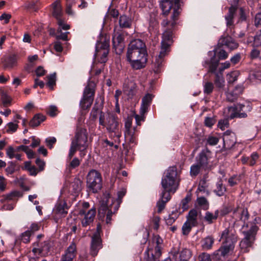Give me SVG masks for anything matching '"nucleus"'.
<instances>
[{"instance_id": "f257e3e1", "label": "nucleus", "mask_w": 261, "mask_h": 261, "mask_svg": "<svg viewBox=\"0 0 261 261\" xmlns=\"http://www.w3.org/2000/svg\"><path fill=\"white\" fill-rule=\"evenodd\" d=\"M179 1L175 0V1L174 12L171 15V20L165 19L161 22V25L164 28V31L162 34L161 51L155 63L158 68L161 66L163 59L169 51L170 46L173 43V30L176 24V21L180 13L179 11Z\"/></svg>"}, {"instance_id": "f03ea898", "label": "nucleus", "mask_w": 261, "mask_h": 261, "mask_svg": "<svg viewBox=\"0 0 261 261\" xmlns=\"http://www.w3.org/2000/svg\"><path fill=\"white\" fill-rule=\"evenodd\" d=\"M147 51L145 43L141 39H135L128 44L126 54L127 60L135 70L145 67L147 62Z\"/></svg>"}, {"instance_id": "7ed1b4c3", "label": "nucleus", "mask_w": 261, "mask_h": 261, "mask_svg": "<svg viewBox=\"0 0 261 261\" xmlns=\"http://www.w3.org/2000/svg\"><path fill=\"white\" fill-rule=\"evenodd\" d=\"M221 240L222 241L223 246L218 251L221 256H224L234 249V245L238 240V236L234 227L231 226L226 228L221 233Z\"/></svg>"}, {"instance_id": "20e7f679", "label": "nucleus", "mask_w": 261, "mask_h": 261, "mask_svg": "<svg viewBox=\"0 0 261 261\" xmlns=\"http://www.w3.org/2000/svg\"><path fill=\"white\" fill-rule=\"evenodd\" d=\"M108 199L106 196L99 202V207L98 211L99 219L104 221L105 217L106 222L107 224L111 223V217L118 209V204H115L112 202L110 205H108Z\"/></svg>"}, {"instance_id": "39448f33", "label": "nucleus", "mask_w": 261, "mask_h": 261, "mask_svg": "<svg viewBox=\"0 0 261 261\" xmlns=\"http://www.w3.org/2000/svg\"><path fill=\"white\" fill-rule=\"evenodd\" d=\"M177 172L175 167H169L165 172L161 184L165 190L173 191L174 193L178 187L177 181Z\"/></svg>"}, {"instance_id": "423d86ee", "label": "nucleus", "mask_w": 261, "mask_h": 261, "mask_svg": "<svg viewBox=\"0 0 261 261\" xmlns=\"http://www.w3.org/2000/svg\"><path fill=\"white\" fill-rule=\"evenodd\" d=\"M96 84L93 81H89L85 87L83 97L80 101V106L83 110L89 108L93 101Z\"/></svg>"}, {"instance_id": "0eeeda50", "label": "nucleus", "mask_w": 261, "mask_h": 261, "mask_svg": "<svg viewBox=\"0 0 261 261\" xmlns=\"http://www.w3.org/2000/svg\"><path fill=\"white\" fill-rule=\"evenodd\" d=\"M99 124L108 130L119 129L118 118L113 113L101 112L99 118Z\"/></svg>"}, {"instance_id": "6e6552de", "label": "nucleus", "mask_w": 261, "mask_h": 261, "mask_svg": "<svg viewBox=\"0 0 261 261\" xmlns=\"http://www.w3.org/2000/svg\"><path fill=\"white\" fill-rule=\"evenodd\" d=\"M109 40L106 37L101 38L96 43L94 56L98 62L102 64L107 62L109 52Z\"/></svg>"}, {"instance_id": "1a4fd4ad", "label": "nucleus", "mask_w": 261, "mask_h": 261, "mask_svg": "<svg viewBox=\"0 0 261 261\" xmlns=\"http://www.w3.org/2000/svg\"><path fill=\"white\" fill-rule=\"evenodd\" d=\"M87 188L93 193H97L102 188V177L100 173L95 170L90 171L87 176Z\"/></svg>"}, {"instance_id": "9d476101", "label": "nucleus", "mask_w": 261, "mask_h": 261, "mask_svg": "<svg viewBox=\"0 0 261 261\" xmlns=\"http://www.w3.org/2000/svg\"><path fill=\"white\" fill-rule=\"evenodd\" d=\"M153 96L149 93L146 94L142 99L141 105L140 109V114L135 115L136 123L138 125H141V121H144L145 114L148 111Z\"/></svg>"}, {"instance_id": "9b49d317", "label": "nucleus", "mask_w": 261, "mask_h": 261, "mask_svg": "<svg viewBox=\"0 0 261 261\" xmlns=\"http://www.w3.org/2000/svg\"><path fill=\"white\" fill-rule=\"evenodd\" d=\"M257 230V227L255 225L251 227L249 230L244 231L243 232L244 238L240 243V247L242 249H244L246 251L248 247L252 246L255 239L256 232Z\"/></svg>"}, {"instance_id": "f8f14e48", "label": "nucleus", "mask_w": 261, "mask_h": 261, "mask_svg": "<svg viewBox=\"0 0 261 261\" xmlns=\"http://www.w3.org/2000/svg\"><path fill=\"white\" fill-rule=\"evenodd\" d=\"M96 214L95 208H92L88 212L84 210H79V215L80 216L81 224L83 227H86L92 224Z\"/></svg>"}, {"instance_id": "ddd939ff", "label": "nucleus", "mask_w": 261, "mask_h": 261, "mask_svg": "<svg viewBox=\"0 0 261 261\" xmlns=\"http://www.w3.org/2000/svg\"><path fill=\"white\" fill-rule=\"evenodd\" d=\"M212 152L207 148L203 149L196 157V162L201 166V169L207 170L210 168V160Z\"/></svg>"}, {"instance_id": "4468645a", "label": "nucleus", "mask_w": 261, "mask_h": 261, "mask_svg": "<svg viewBox=\"0 0 261 261\" xmlns=\"http://www.w3.org/2000/svg\"><path fill=\"white\" fill-rule=\"evenodd\" d=\"M87 140L88 134L87 132H77L71 142H74L75 144L83 149H85L87 146Z\"/></svg>"}, {"instance_id": "2eb2a0df", "label": "nucleus", "mask_w": 261, "mask_h": 261, "mask_svg": "<svg viewBox=\"0 0 261 261\" xmlns=\"http://www.w3.org/2000/svg\"><path fill=\"white\" fill-rule=\"evenodd\" d=\"M102 248L101 240L99 232H97L92 237L90 253L93 256L97 254L98 250Z\"/></svg>"}, {"instance_id": "dca6fc26", "label": "nucleus", "mask_w": 261, "mask_h": 261, "mask_svg": "<svg viewBox=\"0 0 261 261\" xmlns=\"http://www.w3.org/2000/svg\"><path fill=\"white\" fill-rule=\"evenodd\" d=\"M192 256L191 251L188 249H184L180 252L172 253V261H189Z\"/></svg>"}, {"instance_id": "f3484780", "label": "nucleus", "mask_w": 261, "mask_h": 261, "mask_svg": "<svg viewBox=\"0 0 261 261\" xmlns=\"http://www.w3.org/2000/svg\"><path fill=\"white\" fill-rule=\"evenodd\" d=\"M233 217L236 220H239L245 222L249 218V214L247 209L238 206L233 210Z\"/></svg>"}, {"instance_id": "a211bd4d", "label": "nucleus", "mask_w": 261, "mask_h": 261, "mask_svg": "<svg viewBox=\"0 0 261 261\" xmlns=\"http://www.w3.org/2000/svg\"><path fill=\"white\" fill-rule=\"evenodd\" d=\"M218 45L220 46H226L230 50L236 49L238 47V43L230 36L222 37L219 40Z\"/></svg>"}, {"instance_id": "6ab92c4d", "label": "nucleus", "mask_w": 261, "mask_h": 261, "mask_svg": "<svg viewBox=\"0 0 261 261\" xmlns=\"http://www.w3.org/2000/svg\"><path fill=\"white\" fill-rule=\"evenodd\" d=\"M76 254V246L72 242L62 255V261H73Z\"/></svg>"}, {"instance_id": "aec40b11", "label": "nucleus", "mask_w": 261, "mask_h": 261, "mask_svg": "<svg viewBox=\"0 0 261 261\" xmlns=\"http://www.w3.org/2000/svg\"><path fill=\"white\" fill-rule=\"evenodd\" d=\"M82 181L79 178H74L68 186V191L72 195H77L82 190Z\"/></svg>"}, {"instance_id": "412c9836", "label": "nucleus", "mask_w": 261, "mask_h": 261, "mask_svg": "<svg viewBox=\"0 0 261 261\" xmlns=\"http://www.w3.org/2000/svg\"><path fill=\"white\" fill-rule=\"evenodd\" d=\"M175 0H160V7L162 10L163 14L167 15L171 9H173L174 12Z\"/></svg>"}, {"instance_id": "4be33fe9", "label": "nucleus", "mask_w": 261, "mask_h": 261, "mask_svg": "<svg viewBox=\"0 0 261 261\" xmlns=\"http://www.w3.org/2000/svg\"><path fill=\"white\" fill-rule=\"evenodd\" d=\"M237 11L236 6H231L229 8L228 13L225 16L226 25L231 28L234 25V16Z\"/></svg>"}, {"instance_id": "5701e85b", "label": "nucleus", "mask_w": 261, "mask_h": 261, "mask_svg": "<svg viewBox=\"0 0 261 261\" xmlns=\"http://www.w3.org/2000/svg\"><path fill=\"white\" fill-rule=\"evenodd\" d=\"M244 105H239L237 107H231L229 108L230 112L232 111V113L230 115V118L233 119L236 117L238 118H245L247 116V114L245 113H239L238 111H241L242 108L244 107Z\"/></svg>"}, {"instance_id": "b1692460", "label": "nucleus", "mask_w": 261, "mask_h": 261, "mask_svg": "<svg viewBox=\"0 0 261 261\" xmlns=\"http://www.w3.org/2000/svg\"><path fill=\"white\" fill-rule=\"evenodd\" d=\"M124 38L122 35L118 34L113 37V47L116 49H118L121 52L124 47L123 43Z\"/></svg>"}, {"instance_id": "393cba45", "label": "nucleus", "mask_w": 261, "mask_h": 261, "mask_svg": "<svg viewBox=\"0 0 261 261\" xmlns=\"http://www.w3.org/2000/svg\"><path fill=\"white\" fill-rule=\"evenodd\" d=\"M214 84L216 88L218 91H221L223 89L225 86V80L222 73H216Z\"/></svg>"}, {"instance_id": "a878e982", "label": "nucleus", "mask_w": 261, "mask_h": 261, "mask_svg": "<svg viewBox=\"0 0 261 261\" xmlns=\"http://www.w3.org/2000/svg\"><path fill=\"white\" fill-rule=\"evenodd\" d=\"M53 15L55 17L57 20L60 19V17L62 14V11L60 1H56L52 5Z\"/></svg>"}, {"instance_id": "bb28decb", "label": "nucleus", "mask_w": 261, "mask_h": 261, "mask_svg": "<svg viewBox=\"0 0 261 261\" xmlns=\"http://www.w3.org/2000/svg\"><path fill=\"white\" fill-rule=\"evenodd\" d=\"M45 119L46 117L44 115L41 114H37L35 115L30 121L29 125L32 127H36L39 125Z\"/></svg>"}, {"instance_id": "cd10ccee", "label": "nucleus", "mask_w": 261, "mask_h": 261, "mask_svg": "<svg viewBox=\"0 0 261 261\" xmlns=\"http://www.w3.org/2000/svg\"><path fill=\"white\" fill-rule=\"evenodd\" d=\"M219 211L216 210L214 214L210 212H206L204 216V220L208 224H212L214 221L216 220L219 216Z\"/></svg>"}, {"instance_id": "c85d7f7f", "label": "nucleus", "mask_w": 261, "mask_h": 261, "mask_svg": "<svg viewBox=\"0 0 261 261\" xmlns=\"http://www.w3.org/2000/svg\"><path fill=\"white\" fill-rule=\"evenodd\" d=\"M131 19L125 15L120 16L119 20V26L121 28H129L132 25Z\"/></svg>"}, {"instance_id": "c756f323", "label": "nucleus", "mask_w": 261, "mask_h": 261, "mask_svg": "<svg viewBox=\"0 0 261 261\" xmlns=\"http://www.w3.org/2000/svg\"><path fill=\"white\" fill-rule=\"evenodd\" d=\"M159 22L155 17L150 16L149 19L148 30L150 33H156L158 31Z\"/></svg>"}, {"instance_id": "7c9ffc66", "label": "nucleus", "mask_w": 261, "mask_h": 261, "mask_svg": "<svg viewBox=\"0 0 261 261\" xmlns=\"http://www.w3.org/2000/svg\"><path fill=\"white\" fill-rule=\"evenodd\" d=\"M219 60L215 61L214 58L212 57L210 62L208 72L213 73L215 74V75L216 73H218V72H216V70L219 65Z\"/></svg>"}, {"instance_id": "2f4dec72", "label": "nucleus", "mask_w": 261, "mask_h": 261, "mask_svg": "<svg viewBox=\"0 0 261 261\" xmlns=\"http://www.w3.org/2000/svg\"><path fill=\"white\" fill-rule=\"evenodd\" d=\"M198 204L204 210H207L209 207V203L207 199L203 196L197 199Z\"/></svg>"}, {"instance_id": "473e14b6", "label": "nucleus", "mask_w": 261, "mask_h": 261, "mask_svg": "<svg viewBox=\"0 0 261 261\" xmlns=\"http://www.w3.org/2000/svg\"><path fill=\"white\" fill-rule=\"evenodd\" d=\"M234 208L233 207L232 205L230 203H228L224 205L222 208L219 211V214L221 216H224L228 214L230 212H233V210Z\"/></svg>"}, {"instance_id": "72a5a7b5", "label": "nucleus", "mask_w": 261, "mask_h": 261, "mask_svg": "<svg viewBox=\"0 0 261 261\" xmlns=\"http://www.w3.org/2000/svg\"><path fill=\"white\" fill-rule=\"evenodd\" d=\"M83 149L80 147H79L77 145L74 144V142H72L71 143L69 153L68 155V159L69 160H71L73 155L75 154V152L77 150H80Z\"/></svg>"}, {"instance_id": "f704fd0d", "label": "nucleus", "mask_w": 261, "mask_h": 261, "mask_svg": "<svg viewBox=\"0 0 261 261\" xmlns=\"http://www.w3.org/2000/svg\"><path fill=\"white\" fill-rule=\"evenodd\" d=\"M1 100L5 107H7L11 104V99L10 97L4 91L1 92Z\"/></svg>"}, {"instance_id": "c9c22d12", "label": "nucleus", "mask_w": 261, "mask_h": 261, "mask_svg": "<svg viewBox=\"0 0 261 261\" xmlns=\"http://www.w3.org/2000/svg\"><path fill=\"white\" fill-rule=\"evenodd\" d=\"M47 82L46 85L48 86V87L53 89L54 85H56V73H54L48 75L47 77Z\"/></svg>"}, {"instance_id": "e433bc0d", "label": "nucleus", "mask_w": 261, "mask_h": 261, "mask_svg": "<svg viewBox=\"0 0 261 261\" xmlns=\"http://www.w3.org/2000/svg\"><path fill=\"white\" fill-rule=\"evenodd\" d=\"M226 191V188L225 186L222 184L221 182H219L217 184V188L215 190L216 194L219 196H223Z\"/></svg>"}, {"instance_id": "4c0bfd02", "label": "nucleus", "mask_w": 261, "mask_h": 261, "mask_svg": "<svg viewBox=\"0 0 261 261\" xmlns=\"http://www.w3.org/2000/svg\"><path fill=\"white\" fill-rule=\"evenodd\" d=\"M214 89V86L213 83L211 82H206L203 86V92L207 95L211 94Z\"/></svg>"}, {"instance_id": "58836bf2", "label": "nucleus", "mask_w": 261, "mask_h": 261, "mask_svg": "<svg viewBox=\"0 0 261 261\" xmlns=\"http://www.w3.org/2000/svg\"><path fill=\"white\" fill-rule=\"evenodd\" d=\"M17 59L15 56L10 57L5 64L6 68H12L16 65Z\"/></svg>"}, {"instance_id": "ea45409f", "label": "nucleus", "mask_w": 261, "mask_h": 261, "mask_svg": "<svg viewBox=\"0 0 261 261\" xmlns=\"http://www.w3.org/2000/svg\"><path fill=\"white\" fill-rule=\"evenodd\" d=\"M216 54H218V60H225L228 57L227 53L224 49H216L213 57L215 58Z\"/></svg>"}, {"instance_id": "a19ab883", "label": "nucleus", "mask_w": 261, "mask_h": 261, "mask_svg": "<svg viewBox=\"0 0 261 261\" xmlns=\"http://www.w3.org/2000/svg\"><path fill=\"white\" fill-rule=\"evenodd\" d=\"M202 169L201 166H200L197 162L196 164L193 165L191 167L190 169V174L192 176H196L197 175L200 171V170Z\"/></svg>"}, {"instance_id": "79ce46f5", "label": "nucleus", "mask_w": 261, "mask_h": 261, "mask_svg": "<svg viewBox=\"0 0 261 261\" xmlns=\"http://www.w3.org/2000/svg\"><path fill=\"white\" fill-rule=\"evenodd\" d=\"M197 192L201 193V194H203L206 195H208L209 194V192L205 185V181H203L199 184Z\"/></svg>"}, {"instance_id": "37998d69", "label": "nucleus", "mask_w": 261, "mask_h": 261, "mask_svg": "<svg viewBox=\"0 0 261 261\" xmlns=\"http://www.w3.org/2000/svg\"><path fill=\"white\" fill-rule=\"evenodd\" d=\"M67 206L65 203H60L57 205V212L61 215H65L67 213Z\"/></svg>"}, {"instance_id": "c03bdc74", "label": "nucleus", "mask_w": 261, "mask_h": 261, "mask_svg": "<svg viewBox=\"0 0 261 261\" xmlns=\"http://www.w3.org/2000/svg\"><path fill=\"white\" fill-rule=\"evenodd\" d=\"M213 243V239L212 237H208L204 239L202 247L205 249H210L212 247Z\"/></svg>"}, {"instance_id": "a18cd8bd", "label": "nucleus", "mask_w": 261, "mask_h": 261, "mask_svg": "<svg viewBox=\"0 0 261 261\" xmlns=\"http://www.w3.org/2000/svg\"><path fill=\"white\" fill-rule=\"evenodd\" d=\"M69 32H67L62 33L61 29H58L57 30V33L56 35V38L59 40H62L64 41H67L68 39V34Z\"/></svg>"}, {"instance_id": "49530a36", "label": "nucleus", "mask_w": 261, "mask_h": 261, "mask_svg": "<svg viewBox=\"0 0 261 261\" xmlns=\"http://www.w3.org/2000/svg\"><path fill=\"white\" fill-rule=\"evenodd\" d=\"M239 75L240 73L238 71H234L230 73V74H228V83H234L235 81L237 80Z\"/></svg>"}, {"instance_id": "de8ad7c7", "label": "nucleus", "mask_w": 261, "mask_h": 261, "mask_svg": "<svg viewBox=\"0 0 261 261\" xmlns=\"http://www.w3.org/2000/svg\"><path fill=\"white\" fill-rule=\"evenodd\" d=\"M177 218V213L175 212H172V214L169 215L167 218L165 219L167 225H171Z\"/></svg>"}, {"instance_id": "09e8293b", "label": "nucleus", "mask_w": 261, "mask_h": 261, "mask_svg": "<svg viewBox=\"0 0 261 261\" xmlns=\"http://www.w3.org/2000/svg\"><path fill=\"white\" fill-rule=\"evenodd\" d=\"M8 166L6 168L5 171L8 175H11L15 171V164L13 162L8 163Z\"/></svg>"}, {"instance_id": "8fccbe9b", "label": "nucleus", "mask_w": 261, "mask_h": 261, "mask_svg": "<svg viewBox=\"0 0 261 261\" xmlns=\"http://www.w3.org/2000/svg\"><path fill=\"white\" fill-rule=\"evenodd\" d=\"M216 122V120L214 117H206L205 118L204 123L206 126L211 128Z\"/></svg>"}, {"instance_id": "3c124183", "label": "nucleus", "mask_w": 261, "mask_h": 261, "mask_svg": "<svg viewBox=\"0 0 261 261\" xmlns=\"http://www.w3.org/2000/svg\"><path fill=\"white\" fill-rule=\"evenodd\" d=\"M32 234L31 233V231L27 230L23 233L21 234V241L24 243H28L30 242V238Z\"/></svg>"}, {"instance_id": "603ef678", "label": "nucleus", "mask_w": 261, "mask_h": 261, "mask_svg": "<svg viewBox=\"0 0 261 261\" xmlns=\"http://www.w3.org/2000/svg\"><path fill=\"white\" fill-rule=\"evenodd\" d=\"M171 192L173 193V191H168L167 190H165L164 189V190L163 191V192H162V193L161 194L160 199L164 200L165 202H167L168 201L170 200V199L171 198V196L170 195V193H171Z\"/></svg>"}, {"instance_id": "864d4df0", "label": "nucleus", "mask_w": 261, "mask_h": 261, "mask_svg": "<svg viewBox=\"0 0 261 261\" xmlns=\"http://www.w3.org/2000/svg\"><path fill=\"white\" fill-rule=\"evenodd\" d=\"M81 164V161L77 158H74L69 164V168L72 169L78 167Z\"/></svg>"}, {"instance_id": "5fc2aeb1", "label": "nucleus", "mask_w": 261, "mask_h": 261, "mask_svg": "<svg viewBox=\"0 0 261 261\" xmlns=\"http://www.w3.org/2000/svg\"><path fill=\"white\" fill-rule=\"evenodd\" d=\"M238 97L237 94L233 90L226 93V99L228 101L233 102Z\"/></svg>"}, {"instance_id": "6e6d98bb", "label": "nucleus", "mask_w": 261, "mask_h": 261, "mask_svg": "<svg viewBox=\"0 0 261 261\" xmlns=\"http://www.w3.org/2000/svg\"><path fill=\"white\" fill-rule=\"evenodd\" d=\"M47 114L51 117H55L58 114L57 107L55 106H50L47 109Z\"/></svg>"}, {"instance_id": "4d7b16f0", "label": "nucleus", "mask_w": 261, "mask_h": 261, "mask_svg": "<svg viewBox=\"0 0 261 261\" xmlns=\"http://www.w3.org/2000/svg\"><path fill=\"white\" fill-rule=\"evenodd\" d=\"M166 203L167 202H165L164 200L160 198L156 203V207L158 208L157 212L158 213H161L164 209Z\"/></svg>"}, {"instance_id": "13d9d810", "label": "nucleus", "mask_w": 261, "mask_h": 261, "mask_svg": "<svg viewBox=\"0 0 261 261\" xmlns=\"http://www.w3.org/2000/svg\"><path fill=\"white\" fill-rule=\"evenodd\" d=\"M229 123L227 119L220 120L218 122V126L221 130H224L228 127Z\"/></svg>"}, {"instance_id": "bf43d9fd", "label": "nucleus", "mask_w": 261, "mask_h": 261, "mask_svg": "<svg viewBox=\"0 0 261 261\" xmlns=\"http://www.w3.org/2000/svg\"><path fill=\"white\" fill-rule=\"evenodd\" d=\"M192 227V226L186 222L182 226V232L183 234L188 235L191 231Z\"/></svg>"}, {"instance_id": "052dcab7", "label": "nucleus", "mask_w": 261, "mask_h": 261, "mask_svg": "<svg viewBox=\"0 0 261 261\" xmlns=\"http://www.w3.org/2000/svg\"><path fill=\"white\" fill-rule=\"evenodd\" d=\"M258 155L256 152H253L249 158V165L250 166H253L255 164L256 161L258 159Z\"/></svg>"}, {"instance_id": "680f3d73", "label": "nucleus", "mask_w": 261, "mask_h": 261, "mask_svg": "<svg viewBox=\"0 0 261 261\" xmlns=\"http://www.w3.org/2000/svg\"><path fill=\"white\" fill-rule=\"evenodd\" d=\"M191 200V197L187 195L181 202V206L183 210H187L188 208V203Z\"/></svg>"}, {"instance_id": "e2e57ef3", "label": "nucleus", "mask_w": 261, "mask_h": 261, "mask_svg": "<svg viewBox=\"0 0 261 261\" xmlns=\"http://www.w3.org/2000/svg\"><path fill=\"white\" fill-rule=\"evenodd\" d=\"M7 181L6 178L0 176V193L3 192L6 189Z\"/></svg>"}, {"instance_id": "0e129e2a", "label": "nucleus", "mask_w": 261, "mask_h": 261, "mask_svg": "<svg viewBox=\"0 0 261 261\" xmlns=\"http://www.w3.org/2000/svg\"><path fill=\"white\" fill-rule=\"evenodd\" d=\"M219 141L217 137L213 136H209L207 139V143L210 145H215Z\"/></svg>"}, {"instance_id": "69168bd1", "label": "nucleus", "mask_w": 261, "mask_h": 261, "mask_svg": "<svg viewBox=\"0 0 261 261\" xmlns=\"http://www.w3.org/2000/svg\"><path fill=\"white\" fill-rule=\"evenodd\" d=\"M35 163L38 166L40 171L44 170L45 163L43 160H42L39 158H37L35 161Z\"/></svg>"}, {"instance_id": "338daca9", "label": "nucleus", "mask_w": 261, "mask_h": 261, "mask_svg": "<svg viewBox=\"0 0 261 261\" xmlns=\"http://www.w3.org/2000/svg\"><path fill=\"white\" fill-rule=\"evenodd\" d=\"M253 44L255 46H261V31L255 36Z\"/></svg>"}, {"instance_id": "774afa93", "label": "nucleus", "mask_w": 261, "mask_h": 261, "mask_svg": "<svg viewBox=\"0 0 261 261\" xmlns=\"http://www.w3.org/2000/svg\"><path fill=\"white\" fill-rule=\"evenodd\" d=\"M254 24L257 27H261V12L256 14L255 17Z\"/></svg>"}]
</instances>
